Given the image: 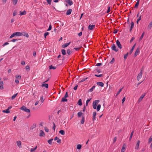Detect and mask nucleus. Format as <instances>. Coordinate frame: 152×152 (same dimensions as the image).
Masks as SVG:
<instances>
[{"mask_svg":"<svg viewBox=\"0 0 152 152\" xmlns=\"http://www.w3.org/2000/svg\"><path fill=\"white\" fill-rule=\"evenodd\" d=\"M37 148V147L36 146L35 148H31L30 150V151L32 152L36 150Z\"/></svg>","mask_w":152,"mask_h":152,"instance_id":"nucleus-39","label":"nucleus"},{"mask_svg":"<svg viewBox=\"0 0 152 152\" xmlns=\"http://www.w3.org/2000/svg\"><path fill=\"white\" fill-rule=\"evenodd\" d=\"M152 141V135H151L148 139V143H150Z\"/></svg>","mask_w":152,"mask_h":152,"instance_id":"nucleus-35","label":"nucleus"},{"mask_svg":"<svg viewBox=\"0 0 152 152\" xmlns=\"http://www.w3.org/2000/svg\"><path fill=\"white\" fill-rule=\"evenodd\" d=\"M22 33H23V35L24 36L26 37L27 38L29 36L27 33H25V32H23Z\"/></svg>","mask_w":152,"mask_h":152,"instance_id":"nucleus-25","label":"nucleus"},{"mask_svg":"<svg viewBox=\"0 0 152 152\" xmlns=\"http://www.w3.org/2000/svg\"><path fill=\"white\" fill-rule=\"evenodd\" d=\"M44 129L45 131L47 132H48L49 131V129L46 127H44Z\"/></svg>","mask_w":152,"mask_h":152,"instance_id":"nucleus-53","label":"nucleus"},{"mask_svg":"<svg viewBox=\"0 0 152 152\" xmlns=\"http://www.w3.org/2000/svg\"><path fill=\"white\" fill-rule=\"evenodd\" d=\"M111 48L113 50H114V51H115L116 52H117L118 51V49L116 48L115 45L114 44H113L111 45Z\"/></svg>","mask_w":152,"mask_h":152,"instance_id":"nucleus-4","label":"nucleus"},{"mask_svg":"<svg viewBox=\"0 0 152 152\" xmlns=\"http://www.w3.org/2000/svg\"><path fill=\"white\" fill-rule=\"evenodd\" d=\"M116 45L118 46L119 48L121 49L122 47L120 42L118 40H117L116 42Z\"/></svg>","mask_w":152,"mask_h":152,"instance_id":"nucleus-7","label":"nucleus"},{"mask_svg":"<svg viewBox=\"0 0 152 152\" xmlns=\"http://www.w3.org/2000/svg\"><path fill=\"white\" fill-rule=\"evenodd\" d=\"M26 70H30V67L29 66H26Z\"/></svg>","mask_w":152,"mask_h":152,"instance_id":"nucleus-59","label":"nucleus"},{"mask_svg":"<svg viewBox=\"0 0 152 152\" xmlns=\"http://www.w3.org/2000/svg\"><path fill=\"white\" fill-rule=\"evenodd\" d=\"M95 27V25H89L88 27V29L90 30H92L93 29H94Z\"/></svg>","mask_w":152,"mask_h":152,"instance_id":"nucleus-14","label":"nucleus"},{"mask_svg":"<svg viewBox=\"0 0 152 152\" xmlns=\"http://www.w3.org/2000/svg\"><path fill=\"white\" fill-rule=\"evenodd\" d=\"M95 87V86H93L89 90V91L90 92H91L92 91H93V90L94 89Z\"/></svg>","mask_w":152,"mask_h":152,"instance_id":"nucleus-31","label":"nucleus"},{"mask_svg":"<svg viewBox=\"0 0 152 152\" xmlns=\"http://www.w3.org/2000/svg\"><path fill=\"white\" fill-rule=\"evenodd\" d=\"M51 28H52V26H51V24H50V25H49V28L47 30V31H50V30H51Z\"/></svg>","mask_w":152,"mask_h":152,"instance_id":"nucleus-54","label":"nucleus"},{"mask_svg":"<svg viewBox=\"0 0 152 152\" xmlns=\"http://www.w3.org/2000/svg\"><path fill=\"white\" fill-rule=\"evenodd\" d=\"M70 43H71V42H69L68 43H65V44H64L62 46V47L63 48H65L66 47L68 46L70 44Z\"/></svg>","mask_w":152,"mask_h":152,"instance_id":"nucleus-16","label":"nucleus"},{"mask_svg":"<svg viewBox=\"0 0 152 152\" xmlns=\"http://www.w3.org/2000/svg\"><path fill=\"white\" fill-rule=\"evenodd\" d=\"M59 132L60 134H61L62 135H64L65 134V132L64 130H60L59 131Z\"/></svg>","mask_w":152,"mask_h":152,"instance_id":"nucleus-26","label":"nucleus"},{"mask_svg":"<svg viewBox=\"0 0 152 152\" xmlns=\"http://www.w3.org/2000/svg\"><path fill=\"white\" fill-rule=\"evenodd\" d=\"M42 87H45V88H48V84L47 83H44V84H42Z\"/></svg>","mask_w":152,"mask_h":152,"instance_id":"nucleus-27","label":"nucleus"},{"mask_svg":"<svg viewBox=\"0 0 152 152\" xmlns=\"http://www.w3.org/2000/svg\"><path fill=\"white\" fill-rule=\"evenodd\" d=\"M17 14V11L16 10H15L13 12V16H15V15H16Z\"/></svg>","mask_w":152,"mask_h":152,"instance_id":"nucleus-47","label":"nucleus"},{"mask_svg":"<svg viewBox=\"0 0 152 152\" xmlns=\"http://www.w3.org/2000/svg\"><path fill=\"white\" fill-rule=\"evenodd\" d=\"M20 15L21 16L23 15H26V12L24 10L23 12H22L21 11H20Z\"/></svg>","mask_w":152,"mask_h":152,"instance_id":"nucleus-21","label":"nucleus"},{"mask_svg":"<svg viewBox=\"0 0 152 152\" xmlns=\"http://www.w3.org/2000/svg\"><path fill=\"white\" fill-rule=\"evenodd\" d=\"M136 43H135L132 47V48L131 49V50L130 51V54H131V53H132V52H133V50H134L135 47V46H136Z\"/></svg>","mask_w":152,"mask_h":152,"instance_id":"nucleus-24","label":"nucleus"},{"mask_svg":"<svg viewBox=\"0 0 152 152\" xmlns=\"http://www.w3.org/2000/svg\"><path fill=\"white\" fill-rule=\"evenodd\" d=\"M87 78H88L87 77L84 78L80 81V82H83V81H85V80H86Z\"/></svg>","mask_w":152,"mask_h":152,"instance_id":"nucleus-58","label":"nucleus"},{"mask_svg":"<svg viewBox=\"0 0 152 152\" xmlns=\"http://www.w3.org/2000/svg\"><path fill=\"white\" fill-rule=\"evenodd\" d=\"M83 113L81 112V111H80V112H78L77 114V116L78 117H80L82 115Z\"/></svg>","mask_w":152,"mask_h":152,"instance_id":"nucleus-29","label":"nucleus"},{"mask_svg":"<svg viewBox=\"0 0 152 152\" xmlns=\"http://www.w3.org/2000/svg\"><path fill=\"white\" fill-rule=\"evenodd\" d=\"M18 93L15 94H14L13 95H12V96H11V99H12V100H13L15 98V97L18 94Z\"/></svg>","mask_w":152,"mask_h":152,"instance_id":"nucleus-28","label":"nucleus"},{"mask_svg":"<svg viewBox=\"0 0 152 152\" xmlns=\"http://www.w3.org/2000/svg\"><path fill=\"white\" fill-rule=\"evenodd\" d=\"M4 83L2 81H0V89L2 90L4 88L3 87Z\"/></svg>","mask_w":152,"mask_h":152,"instance_id":"nucleus-17","label":"nucleus"},{"mask_svg":"<svg viewBox=\"0 0 152 152\" xmlns=\"http://www.w3.org/2000/svg\"><path fill=\"white\" fill-rule=\"evenodd\" d=\"M72 51L69 49H68L67 51V53L69 55H70L72 53Z\"/></svg>","mask_w":152,"mask_h":152,"instance_id":"nucleus-44","label":"nucleus"},{"mask_svg":"<svg viewBox=\"0 0 152 152\" xmlns=\"http://www.w3.org/2000/svg\"><path fill=\"white\" fill-rule=\"evenodd\" d=\"M68 93H67V92H66L65 94L64 97L65 98H66L68 97Z\"/></svg>","mask_w":152,"mask_h":152,"instance_id":"nucleus-62","label":"nucleus"},{"mask_svg":"<svg viewBox=\"0 0 152 152\" xmlns=\"http://www.w3.org/2000/svg\"><path fill=\"white\" fill-rule=\"evenodd\" d=\"M93 118L92 120L94 121L96 120V112H93Z\"/></svg>","mask_w":152,"mask_h":152,"instance_id":"nucleus-13","label":"nucleus"},{"mask_svg":"<svg viewBox=\"0 0 152 152\" xmlns=\"http://www.w3.org/2000/svg\"><path fill=\"white\" fill-rule=\"evenodd\" d=\"M20 109L21 110L28 113H30V111L29 109L27 108L26 107L24 106H23Z\"/></svg>","mask_w":152,"mask_h":152,"instance_id":"nucleus-3","label":"nucleus"},{"mask_svg":"<svg viewBox=\"0 0 152 152\" xmlns=\"http://www.w3.org/2000/svg\"><path fill=\"white\" fill-rule=\"evenodd\" d=\"M85 121V118L84 117H82L81 120L80 121V123L83 124L84 123Z\"/></svg>","mask_w":152,"mask_h":152,"instance_id":"nucleus-30","label":"nucleus"},{"mask_svg":"<svg viewBox=\"0 0 152 152\" xmlns=\"http://www.w3.org/2000/svg\"><path fill=\"white\" fill-rule=\"evenodd\" d=\"M139 0H138L137 1V2L136 3V4L135 5L134 7L136 8H137L139 4Z\"/></svg>","mask_w":152,"mask_h":152,"instance_id":"nucleus-32","label":"nucleus"},{"mask_svg":"<svg viewBox=\"0 0 152 152\" xmlns=\"http://www.w3.org/2000/svg\"><path fill=\"white\" fill-rule=\"evenodd\" d=\"M129 54V53H127L124 56V58L125 60L127 58L128 56V55Z\"/></svg>","mask_w":152,"mask_h":152,"instance_id":"nucleus-49","label":"nucleus"},{"mask_svg":"<svg viewBox=\"0 0 152 152\" xmlns=\"http://www.w3.org/2000/svg\"><path fill=\"white\" fill-rule=\"evenodd\" d=\"M23 35V33L20 32H16L12 34L10 36V38L11 39L15 36H21Z\"/></svg>","mask_w":152,"mask_h":152,"instance_id":"nucleus-1","label":"nucleus"},{"mask_svg":"<svg viewBox=\"0 0 152 152\" xmlns=\"http://www.w3.org/2000/svg\"><path fill=\"white\" fill-rule=\"evenodd\" d=\"M118 31V30H117L116 29H115L114 30V32H113V33L114 34H116L117 33Z\"/></svg>","mask_w":152,"mask_h":152,"instance_id":"nucleus-63","label":"nucleus"},{"mask_svg":"<svg viewBox=\"0 0 152 152\" xmlns=\"http://www.w3.org/2000/svg\"><path fill=\"white\" fill-rule=\"evenodd\" d=\"M44 100L45 99L43 98V96H41L40 97V100L41 101V102H42V103L43 102Z\"/></svg>","mask_w":152,"mask_h":152,"instance_id":"nucleus-48","label":"nucleus"},{"mask_svg":"<svg viewBox=\"0 0 152 152\" xmlns=\"http://www.w3.org/2000/svg\"><path fill=\"white\" fill-rule=\"evenodd\" d=\"M72 11V10L71 9L68 10L66 12V15H70Z\"/></svg>","mask_w":152,"mask_h":152,"instance_id":"nucleus-18","label":"nucleus"},{"mask_svg":"<svg viewBox=\"0 0 152 152\" xmlns=\"http://www.w3.org/2000/svg\"><path fill=\"white\" fill-rule=\"evenodd\" d=\"M50 69H56V66H53L52 65H51L49 66Z\"/></svg>","mask_w":152,"mask_h":152,"instance_id":"nucleus-42","label":"nucleus"},{"mask_svg":"<svg viewBox=\"0 0 152 152\" xmlns=\"http://www.w3.org/2000/svg\"><path fill=\"white\" fill-rule=\"evenodd\" d=\"M126 145L125 144H124L121 149V152H124L126 150Z\"/></svg>","mask_w":152,"mask_h":152,"instance_id":"nucleus-10","label":"nucleus"},{"mask_svg":"<svg viewBox=\"0 0 152 152\" xmlns=\"http://www.w3.org/2000/svg\"><path fill=\"white\" fill-rule=\"evenodd\" d=\"M140 47H138L137 48V49L136 51L134 53V57H135L140 52Z\"/></svg>","mask_w":152,"mask_h":152,"instance_id":"nucleus-5","label":"nucleus"},{"mask_svg":"<svg viewBox=\"0 0 152 152\" xmlns=\"http://www.w3.org/2000/svg\"><path fill=\"white\" fill-rule=\"evenodd\" d=\"M82 146L80 144H78L77 145V148L78 149H80L81 148Z\"/></svg>","mask_w":152,"mask_h":152,"instance_id":"nucleus-40","label":"nucleus"},{"mask_svg":"<svg viewBox=\"0 0 152 152\" xmlns=\"http://www.w3.org/2000/svg\"><path fill=\"white\" fill-rule=\"evenodd\" d=\"M100 107H101V105L100 104H99L98 105L97 107L96 108V110L97 111H99V110L100 109Z\"/></svg>","mask_w":152,"mask_h":152,"instance_id":"nucleus-37","label":"nucleus"},{"mask_svg":"<svg viewBox=\"0 0 152 152\" xmlns=\"http://www.w3.org/2000/svg\"><path fill=\"white\" fill-rule=\"evenodd\" d=\"M49 34V33L48 32H46L44 34V36L45 37V38L46 37V36L48 35Z\"/></svg>","mask_w":152,"mask_h":152,"instance_id":"nucleus-56","label":"nucleus"},{"mask_svg":"<svg viewBox=\"0 0 152 152\" xmlns=\"http://www.w3.org/2000/svg\"><path fill=\"white\" fill-rule=\"evenodd\" d=\"M99 102V100H95L93 102L92 104V106L93 108L94 109H95L96 108L97 105Z\"/></svg>","mask_w":152,"mask_h":152,"instance_id":"nucleus-2","label":"nucleus"},{"mask_svg":"<svg viewBox=\"0 0 152 152\" xmlns=\"http://www.w3.org/2000/svg\"><path fill=\"white\" fill-rule=\"evenodd\" d=\"M65 1L71 6L73 4V2L70 0H66Z\"/></svg>","mask_w":152,"mask_h":152,"instance_id":"nucleus-15","label":"nucleus"},{"mask_svg":"<svg viewBox=\"0 0 152 152\" xmlns=\"http://www.w3.org/2000/svg\"><path fill=\"white\" fill-rule=\"evenodd\" d=\"M102 76H103V75L102 74H100V75H95V76H96V77H100Z\"/></svg>","mask_w":152,"mask_h":152,"instance_id":"nucleus-55","label":"nucleus"},{"mask_svg":"<svg viewBox=\"0 0 152 152\" xmlns=\"http://www.w3.org/2000/svg\"><path fill=\"white\" fill-rule=\"evenodd\" d=\"M134 23L133 22H132V23H131V25L130 31H132V29L134 27Z\"/></svg>","mask_w":152,"mask_h":152,"instance_id":"nucleus-23","label":"nucleus"},{"mask_svg":"<svg viewBox=\"0 0 152 152\" xmlns=\"http://www.w3.org/2000/svg\"><path fill=\"white\" fill-rule=\"evenodd\" d=\"M144 34H145V32H143V33L141 35L139 39V41H140L142 39V38H143V36L144 35Z\"/></svg>","mask_w":152,"mask_h":152,"instance_id":"nucleus-45","label":"nucleus"},{"mask_svg":"<svg viewBox=\"0 0 152 152\" xmlns=\"http://www.w3.org/2000/svg\"><path fill=\"white\" fill-rule=\"evenodd\" d=\"M97 84L101 87H103L104 86V83L101 82H98L97 83Z\"/></svg>","mask_w":152,"mask_h":152,"instance_id":"nucleus-20","label":"nucleus"},{"mask_svg":"<svg viewBox=\"0 0 152 152\" xmlns=\"http://www.w3.org/2000/svg\"><path fill=\"white\" fill-rule=\"evenodd\" d=\"M114 61H115V59H114V58H113L111 61L110 62V64H113V63L114 62Z\"/></svg>","mask_w":152,"mask_h":152,"instance_id":"nucleus-60","label":"nucleus"},{"mask_svg":"<svg viewBox=\"0 0 152 152\" xmlns=\"http://www.w3.org/2000/svg\"><path fill=\"white\" fill-rule=\"evenodd\" d=\"M142 71L141 70L140 73L138 74L137 77V79L138 80H139L142 77Z\"/></svg>","mask_w":152,"mask_h":152,"instance_id":"nucleus-6","label":"nucleus"},{"mask_svg":"<svg viewBox=\"0 0 152 152\" xmlns=\"http://www.w3.org/2000/svg\"><path fill=\"white\" fill-rule=\"evenodd\" d=\"M61 52L63 55H65L66 54L65 50L64 49H62L61 50Z\"/></svg>","mask_w":152,"mask_h":152,"instance_id":"nucleus-38","label":"nucleus"},{"mask_svg":"<svg viewBox=\"0 0 152 152\" xmlns=\"http://www.w3.org/2000/svg\"><path fill=\"white\" fill-rule=\"evenodd\" d=\"M2 112L4 113H10V111L9 110V109H7L6 110H2Z\"/></svg>","mask_w":152,"mask_h":152,"instance_id":"nucleus-22","label":"nucleus"},{"mask_svg":"<svg viewBox=\"0 0 152 152\" xmlns=\"http://www.w3.org/2000/svg\"><path fill=\"white\" fill-rule=\"evenodd\" d=\"M15 77L16 79H20L21 78V77L20 75H16L15 76Z\"/></svg>","mask_w":152,"mask_h":152,"instance_id":"nucleus-46","label":"nucleus"},{"mask_svg":"<svg viewBox=\"0 0 152 152\" xmlns=\"http://www.w3.org/2000/svg\"><path fill=\"white\" fill-rule=\"evenodd\" d=\"M51 1H52V0H47V1L48 3L49 4H51Z\"/></svg>","mask_w":152,"mask_h":152,"instance_id":"nucleus-61","label":"nucleus"},{"mask_svg":"<svg viewBox=\"0 0 152 152\" xmlns=\"http://www.w3.org/2000/svg\"><path fill=\"white\" fill-rule=\"evenodd\" d=\"M140 142V140H138L137 141L135 147V149H136L138 150L139 149Z\"/></svg>","mask_w":152,"mask_h":152,"instance_id":"nucleus-9","label":"nucleus"},{"mask_svg":"<svg viewBox=\"0 0 152 152\" xmlns=\"http://www.w3.org/2000/svg\"><path fill=\"white\" fill-rule=\"evenodd\" d=\"M91 99H88L87 100V101H86V106H87L88 105V102L90 101Z\"/></svg>","mask_w":152,"mask_h":152,"instance_id":"nucleus-52","label":"nucleus"},{"mask_svg":"<svg viewBox=\"0 0 152 152\" xmlns=\"http://www.w3.org/2000/svg\"><path fill=\"white\" fill-rule=\"evenodd\" d=\"M53 140V139H51L50 140H48V142L49 144L50 145H52V141Z\"/></svg>","mask_w":152,"mask_h":152,"instance_id":"nucleus-34","label":"nucleus"},{"mask_svg":"<svg viewBox=\"0 0 152 152\" xmlns=\"http://www.w3.org/2000/svg\"><path fill=\"white\" fill-rule=\"evenodd\" d=\"M152 27V21L150 22L148 26V30H150L151 29Z\"/></svg>","mask_w":152,"mask_h":152,"instance_id":"nucleus-19","label":"nucleus"},{"mask_svg":"<svg viewBox=\"0 0 152 152\" xmlns=\"http://www.w3.org/2000/svg\"><path fill=\"white\" fill-rule=\"evenodd\" d=\"M39 136L40 137H44L45 136L44 132L42 130H40Z\"/></svg>","mask_w":152,"mask_h":152,"instance_id":"nucleus-11","label":"nucleus"},{"mask_svg":"<svg viewBox=\"0 0 152 152\" xmlns=\"http://www.w3.org/2000/svg\"><path fill=\"white\" fill-rule=\"evenodd\" d=\"M141 16H140V17L138 18V19L137 20V24H138V22L141 19Z\"/></svg>","mask_w":152,"mask_h":152,"instance_id":"nucleus-50","label":"nucleus"},{"mask_svg":"<svg viewBox=\"0 0 152 152\" xmlns=\"http://www.w3.org/2000/svg\"><path fill=\"white\" fill-rule=\"evenodd\" d=\"M145 96V94H142L140 97V98L137 101V102H138V103H139L142 100V99H143V98H144V96Z\"/></svg>","mask_w":152,"mask_h":152,"instance_id":"nucleus-12","label":"nucleus"},{"mask_svg":"<svg viewBox=\"0 0 152 152\" xmlns=\"http://www.w3.org/2000/svg\"><path fill=\"white\" fill-rule=\"evenodd\" d=\"M57 142L59 143H61V140L60 139L58 138L57 140Z\"/></svg>","mask_w":152,"mask_h":152,"instance_id":"nucleus-64","label":"nucleus"},{"mask_svg":"<svg viewBox=\"0 0 152 152\" xmlns=\"http://www.w3.org/2000/svg\"><path fill=\"white\" fill-rule=\"evenodd\" d=\"M81 47H82L81 46L80 47L78 48H74V49H75V50H79L81 48Z\"/></svg>","mask_w":152,"mask_h":152,"instance_id":"nucleus-57","label":"nucleus"},{"mask_svg":"<svg viewBox=\"0 0 152 152\" xmlns=\"http://www.w3.org/2000/svg\"><path fill=\"white\" fill-rule=\"evenodd\" d=\"M18 1V0H12V1L14 5H15L17 4Z\"/></svg>","mask_w":152,"mask_h":152,"instance_id":"nucleus-41","label":"nucleus"},{"mask_svg":"<svg viewBox=\"0 0 152 152\" xmlns=\"http://www.w3.org/2000/svg\"><path fill=\"white\" fill-rule=\"evenodd\" d=\"M133 133H134V131H133L131 134L130 137L129 139V140L130 141L132 139V136H133Z\"/></svg>","mask_w":152,"mask_h":152,"instance_id":"nucleus-43","label":"nucleus"},{"mask_svg":"<svg viewBox=\"0 0 152 152\" xmlns=\"http://www.w3.org/2000/svg\"><path fill=\"white\" fill-rule=\"evenodd\" d=\"M16 143L19 148H22L21 142L20 141H17Z\"/></svg>","mask_w":152,"mask_h":152,"instance_id":"nucleus-8","label":"nucleus"},{"mask_svg":"<svg viewBox=\"0 0 152 152\" xmlns=\"http://www.w3.org/2000/svg\"><path fill=\"white\" fill-rule=\"evenodd\" d=\"M67 101V99L64 97H63L61 99V101L62 102H66Z\"/></svg>","mask_w":152,"mask_h":152,"instance_id":"nucleus-33","label":"nucleus"},{"mask_svg":"<svg viewBox=\"0 0 152 152\" xmlns=\"http://www.w3.org/2000/svg\"><path fill=\"white\" fill-rule=\"evenodd\" d=\"M77 104L81 106L82 105V101L81 99H79L77 102Z\"/></svg>","mask_w":152,"mask_h":152,"instance_id":"nucleus-36","label":"nucleus"},{"mask_svg":"<svg viewBox=\"0 0 152 152\" xmlns=\"http://www.w3.org/2000/svg\"><path fill=\"white\" fill-rule=\"evenodd\" d=\"M123 88V87H122V88H121L119 90V91L118 92V93H117V94H116V96H117L118 95V94H119V93H120V92L122 90Z\"/></svg>","mask_w":152,"mask_h":152,"instance_id":"nucleus-51","label":"nucleus"}]
</instances>
